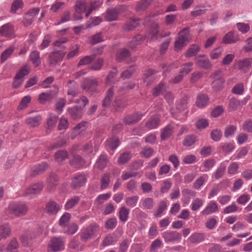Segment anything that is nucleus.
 <instances>
[{
  "label": "nucleus",
  "mask_w": 252,
  "mask_h": 252,
  "mask_svg": "<svg viewBox=\"0 0 252 252\" xmlns=\"http://www.w3.org/2000/svg\"><path fill=\"white\" fill-rule=\"evenodd\" d=\"M7 210L9 214L14 216L21 217L26 214L28 208L24 203L13 202L9 204Z\"/></svg>",
  "instance_id": "1"
},
{
  "label": "nucleus",
  "mask_w": 252,
  "mask_h": 252,
  "mask_svg": "<svg viewBox=\"0 0 252 252\" xmlns=\"http://www.w3.org/2000/svg\"><path fill=\"white\" fill-rule=\"evenodd\" d=\"M98 225L93 224L83 228L80 233V238L82 241H86L94 237L98 232Z\"/></svg>",
  "instance_id": "2"
},
{
  "label": "nucleus",
  "mask_w": 252,
  "mask_h": 252,
  "mask_svg": "<svg viewBox=\"0 0 252 252\" xmlns=\"http://www.w3.org/2000/svg\"><path fill=\"white\" fill-rule=\"evenodd\" d=\"M88 4L85 0H78L75 5V13L73 15L74 20L75 21L82 19V14L88 10Z\"/></svg>",
  "instance_id": "3"
},
{
  "label": "nucleus",
  "mask_w": 252,
  "mask_h": 252,
  "mask_svg": "<svg viewBox=\"0 0 252 252\" xmlns=\"http://www.w3.org/2000/svg\"><path fill=\"white\" fill-rule=\"evenodd\" d=\"M179 35L175 42L174 48L176 51L180 50L184 46L186 45L191 39L189 32H179Z\"/></svg>",
  "instance_id": "4"
},
{
  "label": "nucleus",
  "mask_w": 252,
  "mask_h": 252,
  "mask_svg": "<svg viewBox=\"0 0 252 252\" xmlns=\"http://www.w3.org/2000/svg\"><path fill=\"white\" fill-rule=\"evenodd\" d=\"M40 11V8L35 7L29 10L24 16L23 24L25 26H30L35 20Z\"/></svg>",
  "instance_id": "5"
},
{
  "label": "nucleus",
  "mask_w": 252,
  "mask_h": 252,
  "mask_svg": "<svg viewBox=\"0 0 252 252\" xmlns=\"http://www.w3.org/2000/svg\"><path fill=\"white\" fill-rule=\"evenodd\" d=\"M30 67L26 65L17 73L14 77L13 83V87L17 88L22 84L23 81V77L29 73Z\"/></svg>",
  "instance_id": "6"
},
{
  "label": "nucleus",
  "mask_w": 252,
  "mask_h": 252,
  "mask_svg": "<svg viewBox=\"0 0 252 252\" xmlns=\"http://www.w3.org/2000/svg\"><path fill=\"white\" fill-rule=\"evenodd\" d=\"M220 71H216L212 75V77L215 80L212 83V88L216 92L221 90L224 82V79L220 76Z\"/></svg>",
  "instance_id": "7"
},
{
  "label": "nucleus",
  "mask_w": 252,
  "mask_h": 252,
  "mask_svg": "<svg viewBox=\"0 0 252 252\" xmlns=\"http://www.w3.org/2000/svg\"><path fill=\"white\" fill-rule=\"evenodd\" d=\"M48 248L49 251H62L64 249V242L60 237H54L50 240Z\"/></svg>",
  "instance_id": "8"
},
{
  "label": "nucleus",
  "mask_w": 252,
  "mask_h": 252,
  "mask_svg": "<svg viewBox=\"0 0 252 252\" xmlns=\"http://www.w3.org/2000/svg\"><path fill=\"white\" fill-rule=\"evenodd\" d=\"M116 60L119 62L126 61L128 63L135 61L130 58V52L126 48L120 49L117 51Z\"/></svg>",
  "instance_id": "9"
},
{
  "label": "nucleus",
  "mask_w": 252,
  "mask_h": 252,
  "mask_svg": "<svg viewBox=\"0 0 252 252\" xmlns=\"http://www.w3.org/2000/svg\"><path fill=\"white\" fill-rule=\"evenodd\" d=\"M98 85L96 79L86 78L81 85L82 88L87 92H94Z\"/></svg>",
  "instance_id": "10"
},
{
  "label": "nucleus",
  "mask_w": 252,
  "mask_h": 252,
  "mask_svg": "<svg viewBox=\"0 0 252 252\" xmlns=\"http://www.w3.org/2000/svg\"><path fill=\"white\" fill-rule=\"evenodd\" d=\"M86 180L87 178L85 174H77L72 179L71 187L73 189L79 188L85 184Z\"/></svg>",
  "instance_id": "11"
},
{
  "label": "nucleus",
  "mask_w": 252,
  "mask_h": 252,
  "mask_svg": "<svg viewBox=\"0 0 252 252\" xmlns=\"http://www.w3.org/2000/svg\"><path fill=\"white\" fill-rule=\"evenodd\" d=\"M162 237L166 242H173L180 240L181 235L177 231H166L162 233Z\"/></svg>",
  "instance_id": "12"
},
{
  "label": "nucleus",
  "mask_w": 252,
  "mask_h": 252,
  "mask_svg": "<svg viewBox=\"0 0 252 252\" xmlns=\"http://www.w3.org/2000/svg\"><path fill=\"white\" fill-rule=\"evenodd\" d=\"M64 54L59 52H54L51 53L48 59V62L50 65L54 66L58 62L61 61L63 58Z\"/></svg>",
  "instance_id": "13"
},
{
  "label": "nucleus",
  "mask_w": 252,
  "mask_h": 252,
  "mask_svg": "<svg viewBox=\"0 0 252 252\" xmlns=\"http://www.w3.org/2000/svg\"><path fill=\"white\" fill-rule=\"evenodd\" d=\"M69 88L67 92L68 98L69 103H73L74 101L73 98L78 94V90L77 84L74 81H70L69 83Z\"/></svg>",
  "instance_id": "14"
},
{
  "label": "nucleus",
  "mask_w": 252,
  "mask_h": 252,
  "mask_svg": "<svg viewBox=\"0 0 252 252\" xmlns=\"http://www.w3.org/2000/svg\"><path fill=\"white\" fill-rule=\"evenodd\" d=\"M60 209L59 204L54 201H51L46 204L44 211L49 215H51L57 214Z\"/></svg>",
  "instance_id": "15"
},
{
  "label": "nucleus",
  "mask_w": 252,
  "mask_h": 252,
  "mask_svg": "<svg viewBox=\"0 0 252 252\" xmlns=\"http://www.w3.org/2000/svg\"><path fill=\"white\" fill-rule=\"evenodd\" d=\"M218 211V205L217 203L214 201H211L207 204L205 209L201 212V214L203 215H208Z\"/></svg>",
  "instance_id": "16"
},
{
  "label": "nucleus",
  "mask_w": 252,
  "mask_h": 252,
  "mask_svg": "<svg viewBox=\"0 0 252 252\" xmlns=\"http://www.w3.org/2000/svg\"><path fill=\"white\" fill-rule=\"evenodd\" d=\"M209 103V98L208 95L201 94L197 96L195 104L198 107L201 108L206 107Z\"/></svg>",
  "instance_id": "17"
},
{
  "label": "nucleus",
  "mask_w": 252,
  "mask_h": 252,
  "mask_svg": "<svg viewBox=\"0 0 252 252\" xmlns=\"http://www.w3.org/2000/svg\"><path fill=\"white\" fill-rule=\"evenodd\" d=\"M67 112L73 120L79 119L82 117V110L81 107L78 108V106L68 107L67 108Z\"/></svg>",
  "instance_id": "18"
},
{
  "label": "nucleus",
  "mask_w": 252,
  "mask_h": 252,
  "mask_svg": "<svg viewBox=\"0 0 252 252\" xmlns=\"http://www.w3.org/2000/svg\"><path fill=\"white\" fill-rule=\"evenodd\" d=\"M239 37L235 32H227L223 37L222 42L225 44H232L239 40Z\"/></svg>",
  "instance_id": "19"
},
{
  "label": "nucleus",
  "mask_w": 252,
  "mask_h": 252,
  "mask_svg": "<svg viewBox=\"0 0 252 252\" xmlns=\"http://www.w3.org/2000/svg\"><path fill=\"white\" fill-rule=\"evenodd\" d=\"M196 64L200 67L205 69H209L211 68L212 64L208 58H204L203 57H198L196 59Z\"/></svg>",
  "instance_id": "20"
},
{
  "label": "nucleus",
  "mask_w": 252,
  "mask_h": 252,
  "mask_svg": "<svg viewBox=\"0 0 252 252\" xmlns=\"http://www.w3.org/2000/svg\"><path fill=\"white\" fill-rule=\"evenodd\" d=\"M160 116L158 114L154 115L146 123V126L149 129L157 128L159 125Z\"/></svg>",
  "instance_id": "21"
},
{
  "label": "nucleus",
  "mask_w": 252,
  "mask_h": 252,
  "mask_svg": "<svg viewBox=\"0 0 252 252\" xmlns=\"http://www.w3.org/2000/svg\"><path fill=\"white\" fill-rule=\"evenodd\" d=\"M119 12L114 9H108L106 13L104 14L105 19L107 21H112L116 20L118 19Z\"/></svg>",
  "instance_id": "22"
},
{
  "label": "nucleus",
  "mask_w": 252,
  "mask_h": 252,
  "mask_svg": "<svg viewBox=\"0 0 252 252\" xmlns=\"http://www.w3.org/2000/svg\"><path fill=\"white\" fill-rule=\"evenodd\" d=\"M142 117L143 115L138 113H135L131 115L126 117L125 118V122L127 125L133 124L140 120Z\"/></svg>",
  "instance_id": "23"
},
{
  "label": "nucleus",
  "mask_w": 252,
  "mask_h": 252,
  "mask_svg": "<svg viewBox=\"0 0 252 252\" xmlns=\"http://www.w3.org/2000/svg\"><path fill=\"white\" fill-rule=\"evenodd\" d=\"M43 186L41 183H36L27 189L25 195L34 194L39 193L43 189Z\"/></svg>",
  "instance_id": "24"
},
{
  "label": "nucleus",
  "mask_w": 252,
  "mask_h": 252,
  "mask_svg": "<svg viewBox=\"0 0 252 252\" xmlns=\"http://www.w3.org/2000/svg\"><path fill=\"white\" fill-rule=\"evenodd\" d=\"M48 168V164L43 162L41 164L36 165L32 169V175L35 176L36 175L41 174L45 171Z\"/></svg>",
  "instance_id": "25"
},
{
  "label": "nucleus",
  "mask_w": 252,
  "mask_h": 252,
  "mask_svg": "<svg viewBox=\"0 0 252 252\" xmlns=\"http://www.w3.org/2000/svg\"><path fill=\"white\" fill-rule=\"evenodd\" d=\"M42 119L41 116L39 115H38L35 117H30L27 118L26 122L27 124L30 126L35 127L40 124Z\"/></svg>",
  "instance_id": "26"
},
{
  "label": "nucleus",
  "mask_w": 252,
  "mask_h": 252,
  "mask_svg": "<svg viewBox=\"0 0 252 252\" xmlns=\"http://www.w3.org/2000/svg\"><path fill=\"white\" fill-rule=\"evenodd\" d=\"M139 23L140 20L138 19H130L124 26V30L127 31L132 30L133 28L137 27Z\"/></svg>",
  "instance_id": "27"
},
{
  "label": "nucleus",
  "mask_w": 252,
  "mask_h": 252,
  "mask_svg": "<svg viewBox=\"0 0 252 252\" xmlns=\"http://www.w3.org/2000/svg\"><path fill=\"white\" fill-rule=\"evenodd\" d=\"M57 119L58 117L56 115L50 113H48L46 122L47 131H50L52 128L55 125L57 121Z\"/></svg>",
  "instance_id": "28"
},
{
  "label": "nucleus",
  "mask_w": 252,
  "mask_h": 252,
  "mask_svg": "<svg viewBox=\"0 0 252 252\" xmlns=\"http://www.w3.org/2000/svg\"><path fill=\"white\" fill-rule=\"evenodd\" d=\"M68 158V153L65 151H58L55 155L54 158L56 161L59 163L63 162Z\"/></svg>",
  "instance_id": "29"
},
{
  "label": "nucleus",
  "mask_w": 252,
  "mask_h": 252,
  "mask_svg": "<svg viewBox=\"0 0 252 252\" xmlns=\"http://www.w3.org/2000/svg\"><path fill=\"white\" fill-rule=\"evenodd\" d=\"M208 179V175L203 174L202 176L198 178L193 183V188L195 189L198 190L207 182Z\"/></svg>",
  "instance_id": "30"
},
{
  "label": "nucleus",
  "mask_w": 252,
  "mask_h": 252,
  "mask_svg": "<svg viewBox=\"0 0 252 252\" xmlns=\"http://www.w3.org/2000/svg\"><path fill=\"white\" fill-rule=\"evenodd\" d=\"M167 84L164 83H160L153 89V94L155 96H158L166 90Z\"/></svg>",
  "instance_id": "31"
},
{
  "label": "nucleus",
  "mask_w": 252,
  "mask_h": 252,
  "mask_svg": "<svg viewBox=\"0 0 252 252\" xmlns=\"http://www.w3.org/2000/svg\"><path fill=\"white\" fill-rule=\"evenodd\" d=\"M102 2L101 1L97 0L91 1L90 2V6L88 9V10L85 13L86 16L87 17H88L91 14L93 11L99 7L102 4Z\"/></svg>",
  "instance_id": "32"
},
{
  "label": "nucleus",
  "mask_w": 252,
  "mask_h": 252,
  "mask_svg": "<svg viewBox=\"0 0 252 252\" xmlns=\"http://www.w3.org/2000/svg\"><path fill=\"white\" fill-rule=\"evenodd\" d=\"M144 39L145 37L142 35L137 34L129 43L128 46L131 49L134 48L137 45L140 44Z\"/></svg>",
  "instance_id": "33"
},
{
  "label": "nucleus",
  "mask_w": 252,
  "mask_h": 252,
  "mask_svg": "<svg viewBox=\"0 0 252 252\" xmlns=\"http://www.w3.org/2000/svg\"><path fill=\"white\" fill-rule=\"evenodd\" d=\"M130 209L125 206L122 207L119 210V219L122 221H126L128 220Z\"/></svg>",
  "instance_id": "34"
},
{
  "label": "nucleus",
  "mask_w": 252,
  "mask_h": 252,
  "mask_svg": "<svg viewBox=\"0 0 252 252\" xmlns=\"http://www.w3.org/2000/svg\"><path fill=\"white\" fill-rule=\"evenodd\" d=\"M70 164L74 167L80 168L84 166V160L80 156L76 155L70 160Z\"/></svg>",
  "instance_id": "35"
},
{
  "label": "nucleus",
  "mask_w": 252,
  "mask_h": 252,
  "mask_svg": "<svg viewBox=\"0 0 252 252\" xmlns=\"http://www.w3.org/2000/svg\"><path fill=\"white\" fill-rule=\"evenodd\" d=\"M30 59L35 67L38 66L41 63L39 53L37 51L32 52L30 55Z\"/></svg>",
  "instance_id": "36"
},
{
  "label": "nucleus",
  "mask_w": 252,
  "mask_h": 252,
  "mask_svg": "<svg viewBox=\"0 0 252 252\" xmlns=\"http://www.w3.org/2000/svg\"><path fill=\"white\" fill-rule=\"evenodd\" d=\"M118 71L116 68H113L110 71L107 76L106 83L107 84H111L116 81Z\"/></svg>",
  "instance_id": "37"
},
{
  "label": "nucleus",
  "mask_w": 252,
  "mask_h": 252,
  "mask_svg": "<svg viewBox=\"0 0 252 252\" xmlns=\"http://www.w3.org/2000/svg\"><path fill=\"white\" fill-rule=\"evenodd\" d=\"M107 162V156L102 154L97 159L95 163V166L100 169H103L106 166Z\"/></svg>",
  "instance_id": "38"
},
{
  "label": "nucleus",
  "mask_w": 252,
  "mask_h": 252,
  "mask_svg": "<svg viewBox=\"0 0 252 252\" xmlns=\"http://www.w3.org/2000/svg\"><path fill=\"white\" fill-rule=\"evenodd\" d=\"M245 91L244 84L243 83H238L234 86L231 90V93L237 95H242Z\"/></svg>",
  "instance_id": "39"
},
{
  "label": "nucleus",
  "mask_w": 252,
  "mask_h": 252,
  "mask_svg": "<svg viewBox=\"0 0 252 252\" xmlns=\"http://www.w3.org/2000/svg\"><path fill=\"white\" fill-rule=\"evenodd\" d=\"M251 64V60L247 59L240 61L238 63V66L240 69L246 72L249 69Z\"/></svg>",
  "instance_id": "40"
},
{
  "label": "nucleus",
  "mask_w": 252,
  "mask_h": 252,
  "mask_svg": "<svg viewBox=\"0 0 252 252\" xmlns=\"http://www.w3.org/2000/svg\"><path fill=\"white\" fill-rule=\"evenodd\" d=\"M173 132V127L171 125L166 126L161 133V139L165 140L170 136Z\"/></svg>",
  "instance_id": "41"
},
{
  "label": "nucleus",
  "mask_w": 252,
  "mask_h": 252,
  "mask_svg": "<svg viewBox=\"0 0 252 252\" xmlns=\"http://www.w3.org/2000/svg\"><path fill=\"white\" fill-rule=\"evenodd\" d=\"M189 239L191 243L197 244L204 240V235L202 233H194L192 234Z\"/></svg>",
  "instance_id": "42"
},
{
  "label": "nucleus",
  "mask_w": 252,
  "mask_h": 252,
  "mask_svg": "<svg viewBox=\"0 0 252 252\" xmlns=\"http://www.w3.org/2000/svg\"><path fill=\"white\" fill-rule=\"evenodd\" d=\"M114 87L110 88L106 93V95L103 99L102 105L103 107H107L110 104L112 97L113 95Z\"/></svg>",
  "instance_id": "43"
},
{
  "label": "nucleus",
  "mask_w": 252,
  "mask_h": 252,
  "mask_svg": "<svg viewBox=\"0 0 252 252\" xmlns=\"http://www.w3.org/2000/svg\"><path fill=\"white\" fill-rule=\"evenodd\" d=\"M66 103V100L64 98H58L55 103V109L59 114H61L63 108Z\"/></svg>",
  "instance_id": "44"
},
{
  "label": "nucleus",
  "mask_w": 252,
  "mask_h": 252,
  "mask_svg": "<svg viewBox=\"0 0 252 252\" xmlns=\"http://www.w3.org/2000/svg\"><path fill=\"white\" fill-rule=\"evenodd\" d=\"M31 96L29 95L23 97L18 106V110H22L27 108L29 103L31 102Z\"/></svg>",
  "instance_id": "45"
},
{
  "label": "nucleus",
  "mask_w": 252,
  "mask_h": 252,
  "mask_svg": "<svg viewBox=\"0 0 252 252\" xmlns=\"http://www.w3.org/2000/svg\"><path fill=\"white\" fill-rule=\"evenodd\" d=\"M193 64V63L192 62H188L182 64L180 70V73L183 74L184 75L189 73L192 69Z\"/></svg>",
  "instance_id": "46"
},
{
  "label": "nucleus",
  "mask_w": 252,
  "mask_h": 252,
  "mask_svg": "<svg viewBox=\"0 0 252 252\" xmlns=\"http://www.w3.org/2000/svg\"><path fill=\"white\" fill-rule=\"evenodd\" d=\"M215 161L214 159H208L205 161L201 166L202 172H207L215 165Z\"/></svg>",
  "instance_id": "47"
},
{
  "label": "nucleus",
  "mask_w": 252,
  "mask_h": 252,
  "mask_svg": "<svg viewBox=\"0 0 252 252\" xmlns=\"http://www.w3.org/2000/svg\"><path fill=\"white\" fill-rule=\"evenodd\" d=\"M204 200L199 198H196L194 199L190 205V208L192 211L198 210L204 204Z\"/></svg>",
  "instance_id": "48"
},
{
  "label": "nucleus",
  "mask_w": 252,
  "mask_h": 252,
  "mask_svg": "<svg viewBox=\"0 0 252 252\" xmlns=\"http://www.w3.org/2000/svg\"><path fill=\"white\" fill-rule=\"evenodd\" d=\"M106 143L110 149L112 151L116 149L119 145V139L116 136H113L112 138L107 140Z\"/></svg>",
  "instance_id": "49"
},
{
  "label": "nucleus",
  "mask_w": 252,
  "mask_h": 252,
  "mask_svg": "<svg viewBox=\"0 0 252 252\" xmlns=\"http://www.w3.org/2000/svg\"><path fill=\"white\" fill-rule=\"evenodd\" d=\"M138 199V196L133 195L126 197V198L125 202L127 206L132 208L136 205Z\"/></svg>",
  "instance_id": "50"
},
{
  "label": "nucleus",
  "mask_w": 252,
  "mask_h": 252,
  "mask_svg": "<svg viewBox=\"0 0 252 252\" xmlns=\"http://www.w3.org/2000/svg\"><path fill=\"white\" fill-rule=\"evenodd\" d=\"M225 168L226 165L223 163H221L216 171L214 172V175L215 179H219L221 178L224 173Z\"/></svg>",
  "instance_id": "51"
},
{
  "label": "nucleus",
  "mask_w": 252,
  "mask_h": 252,
  "mask_svg": "<svg viewBox=\"0 0 252 252\" xmlns=\"http://www.w3.org/2000/svg\"><path fill=\"white\" fill-rule=\"evenodd\" d=\"M80 200L79 197H74L69 200H68L64 205L65 210H68L73 208L76 204H77Z\"/></svg>",
  "instance_id": "52"
},
{
  "label": "nucleus",
  "mask_w": 252,
  "mask_h": 252,
  "mask_svg": "<svg viewBox=\"0 0 252 252\" xmlns=\"http://www.w3.org/2000/svg\"><path fill=\"white\" fill-rule=\"evenodd\" d=\"M199 51V47L197 45H191L186 54L187 58L195 56Z\"/></svg>",
  "instance_id": "53"
},
{
  "label": "nucleus",
  "mask_w": 252,
  "mask_h": 252,
  "mask_svg": "<svg viewBox=\"0 0 252 252\" xmlns=\"http://www.w3.org/2000/svg\"><path fill=\"white\" fill-rule=\"evenodd\" d=\"M237 127L235 126L229 125L226 127L224 135L226 138L232 137L236 131Z\"/></svg>",
  "instance_id": "54"
},
{
  "label": "nucleus",
  "mask_w": 252,
  "mask_h": 252,
  "mask_svg": "<svg viewBox=\"0 0 252 252\" xmlns=\"http://www.w3.org/2000/svg\"><path fill=\"white\" fill-rule=\"evenodd\" d=\"M135 85V83L132 82H126L123 84L122 86L119 89V91L122 94L125 93L127 91L133 89Z\"/></svg>",
  "instance_id": "55"
},
{
  "label": "nucleus",
  "mask_w": 252,
  "mask_h": 252,
  "mask_svg": "<svg viewBox=\"0 0 252 252\" xmlns=\"http://www.w3.org/2000/svg\"><path fill=\"white\" fill-rule=\"evenodd\" d=\"M70 215L68 213L64 214L59 220V224L63 228L66 227L70 219Z\"/></svg>",
  "instance_id": "56"
},
{
  "label": "nucleus",
  "mask_w": 252,
  "mask_h": 252,
  "mask_svg": "<svg viewBox=\"0 0 252 252\" xmlns=\"http://www.w3.org/2000/svg\"><path fill=\"white\" fill-rule=\"evenodd\" d=\"M154 206V201L151 198H145L142 203V207L144 209H152Z\"/></svg>",
  "instance_id": "57"
},
{
  "label": "nucleus",
  "mask_w": 252,
  "mask_h": 252,
  "mask_svg": "<svg viewBox=\"0 0 252 252\" xmlns=\"http://www.w3.org/2000/svg\"><path fill=\"white\" fill-rule=\"evenodd\" d=\"M166 209V202L165 201H160L158 205V208L155 212V215L157 217L161 216L162 212Z\"/></svg>",
  "instance_id": "58"
},
{
  "label": "nucleus",
  "mask_w": 252,
  "mask_h": 252,
  "mask_svg": "<svg viewBox=\"0 0 252 252\" xmlns=\"http://www.w3.org/2000/svg\"><path fill=\"white\" fill-rule=\"evenodd\" d=\"M135 70V67L131 66L121 73V77L123 79L128 78L133 74Z\"/></svg>",
  "instance_id": "59"
},
{
  "label": "nucleus",
  "mask_w": 252,
  "mask_h": 252,
  "mask_svg": "<svg viewBox=\"0 0 252 252\" xmlns=\"http://www.w3.org/2000/svg\"><path fill=\"white\" fill-rule=\"evenodd\" d=\"M110 182V174L105 173L104 174L100 180L101 189H106Z\"/></svg>",
  "instance_id": "60"
},
{
  "label": "nucleus",
  "mask_w": 252,
  "mask_h": 252,
  "mask_svg": "<svg viewBox=\"0 0 252 252\" xmlns=\"http://www.w3.org/2000/svg\"><path fill=\"white\" fill-rule=\"evenodd\" d=\"M23 1L22 0H14L11 7V11L13 13L16 12V11L19 8L22 7Z\"/></svg>",
  "instance_id": "61"
},
{
  "label": "nucleus",
  "mask_w": 252,
  "mask_h": 252,
  "mask_svg": "<svg viewBox=\"0 0 252 252\" xmlns=\"http://www.w3.org/2000/svg\"><path fill=\"white\" fill-rule=\"evenodd\" d=\"M14 51V47H10L1 54V63L6 61Z\"/></svg>",
  "instance_id": "62"
},
{
  "label": "nucleus",
  "mask_w": 252,
  "mask_h": 252,
  "mask_svg": "<svg viewBox=\"0 0 252 252\" xmlns=\"http://www.w3.org/2000/svg\"><path fill=\"white\" fill-rule=\"evenodd\" d=\"M18 244L16 239H12L6 248V252H17Z\"/></svg>",
  "instance_id": "63"
},
{
  "label": "nucleus",
  "mask_w": 252,
  "mask_h": 252,
  "mask_svg": "<svg viewBox=\"0 0 252 252\" xmlns=\"http://www.w3.org/2000/svg\"><path fill=\"white\" fill-rule=\"evenodd\" d=\"M78 229V226L76 224L72 223L64 228V232L68 234H73L77 231Z\"/></svg>",
  "instance_id": "64"
}]
</instances>
